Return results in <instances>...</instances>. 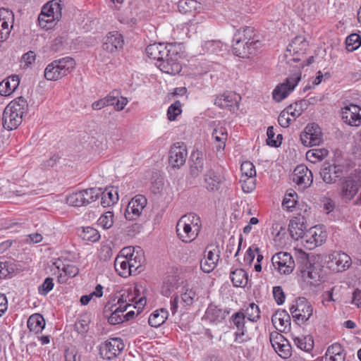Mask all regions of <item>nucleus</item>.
I'll use <instances>...</instances> for the list:
<instances>
[{"label":"nucleus","mask_w":361,"mask_h":361,"mask_svg":"<svg viewBox=\"0 0 361 361\" xmlns=\"http://www.w3.org/2000/svg\"><path fill=\"white\" fill-rule=\"evenodd\" d=\"M289 310L294 319L302 323L307 322L313 313L312 305L304 298H298Z\"/></svg>","instance_id":"nucleus-6"},{"label":"nucleus","mask_w":361,"mask_h":361,"mask_svg":"<svg viewBox=\"0 0 361 361\" xmlns=\"http://www.w3.org/2000/svg\"><path fill=\"white\" fill-rule=\"evenodd\" d=\"M300 140L306 147L319 145L322 142V133L319 126L310 123L300 135Z\"/></svg>","instance_id":"nucleus-9"},{"label":"nucleus","mask_w":361,"mask_h":361,"mask_svg":"<svg viewBox=\"0 0 361 361\" xmlns=\"http://www.w3.org/2000/svg\"><path fill=\"white\" fill-rule=\"evenodd\" d=\"M240 182L242 183V189L245 192L249 193L253 191L255 188V177H242Z\"/></svg>","instance_id":"nucleus-61"},{"label":"nucleus","mask_w":361,"mask_h":361,"mask_svg":"<svg viewBox=\"0 0 361 361\" xmlns=\"http://www.w3.org/2000/svg\"><path fill=\"white\" fill-rule=\"evenodd\" d=\"M75 65V60L69 56L54 60L45 68L44 78L47 80L56 81L71 73Z\"/></svg>","instance_id":"nucleus-2"},{"label":"nucleus","mask_w":361,"mask_h":361,"mask_svg":"<svg viewBox=\"0 0 361 361\" xmlns=\"http://www.w3.org/2000/svg\"><path fill=\"white\" fill-rule=\"evenodd\" d=\"M14 19V14L11 10L0 8V42L6 41L10 36Z\"/></svg>","instance_id":"nucleus-12"},{"label":"nucleus","mask_w":361,"mask_h":361,"mask_svg":"<svg viewBox=\"0 0 361 361\" xmlns=\"http://www.w3.org/2000/svg\"><path fill=\"white\" fill-rule=\"evenodd\" d=\"M293 181L300 188L305 189L310 187L313 182L312 171L305 165H298L292 175Z\"/></svg>","instance_id":"nucleus-14"},{"label":"nucleus","mask_w":361,"mask_h":361,"mask_svg":"<svg viewBox=\"0 0 361 361\" xmlns=\"http://www.w3.org/2000/svg\"><path fill=\"white\" fill-rule=\"evenodd\" d=\"M326 234L323 233L320 228L315 227L311 228L306 231L304 236L305 240L314 246H318L322 244L325 240Z\"/></svg>","instance_id":"nucleus-34"},{"label":"nucleus","mask_w":361,"mask_h":361,"mask_svg":"<svg viewBox=\"0 0 361 361\" xmlns=\"http://www.w3.org/2000/svg\"><path fill=\"white\" fill-rule=\"evenodd\" d=\"M240 170L242 172L243 178L256 176L255 167L254 164L249 161H246L242 163L240 166Z\"/></svg>","instance_id":"nucleus-60"},{"label":"nucleus","mask_w":361,"mask_h":361,"mask_svg":"<svg viewBox=\"0 0 361 361\" xmlns=\"http://www.w3.org/2000/svg\"><path fill=\"white\" fill-rule=\"evenodd\" d=\"M80 237L85 241L97 242L100 238L99 231L91 226L83 227Z\"/></svg>","instance_id":"nucleus-47"},{"label":"nucleus","mask_w":361,"mask_h":361,"mask_svg":"<svg viewBox=\"0 0 361 361\" xmlns=\"http://www.w3.org/2000/svg\"><path fill=\"white\" fill-rule=\"evenodd\" d=\"M343 174V166L341 165L324 163L321 169L320 175L322 180L328 184L336 182Z\"/></svg>","instance_id":"nucleus-22"},{"label":"nucleus","mask_w":361,"mask_h":361,"mask_svg":"<svg viewBox=\"0 0 361 361\" xmlns=\"http://www.w3.org/2000/svg\"><path fill=\"white\" fill-rule=\"evenodd\" d=\"M346 49L348 51H354L361 46V37L357 33L348 35L345 39Z\"/></svg>","instance_id":"nucleus-50"},{"label":"nucleus","mask_w":361,"mask_h":361,"mask_svg":"<svg viewBox=\"0 0 361 361\" xmlns=\"http://www.w3.org/2000/svg\"><path fill=\"white\" fill-rule=\"evenodd\" d=\"M181 222H183L192 228L195 231H200L202 228V221L199 216L194 213H189L185 214L179 219Z\"/></svg>","instance_id":"nucleus-43"},{"label":"nucleus","mask_w":361,"mask_h":361,"mask_svg":"<svg viewBox=\"0 0 361 361\" xmlns=\"http://www.w3.org/2000/svg\"><path fill=\"white\" fill-rule=\"evenodd\" d=\"M306 226L302 219L294 217L290 219L288 224V231L290 236L294 240L303 239L306 235Z\"/></svg>","instance_id":"nucleus-27"},{"label":"nucleus","mask_w":361,"mask_h":361,"mask_svg":"<svg viewBox=\"0 0 361 361\" xmlns=\"http://www.w3.org/2000/svg\"><path fill=\"white\" fill-rule=\"evenodd\" d=\"M182 112L181 103L177 100L171 104L167 110V117L170 121H174Z\"/></svg>","instance_id":"nucleus-58"},{"label":"nucleus","mask_w":361,"mask_h":361,"mask_svg":"<svg viewBox=\"0 0 361 361\" xmlns=\"http://www.w3.org/2000/svg\"><path fill=\"white\" fill-rule=\"evenodd\" d=\"M83 194L82 193V191H78L75 192H73L71 195H69L66 197V202L71 206L73 207H82L85 205V198L83 197Z\"/></svg>","instance_id":"nucleus-52"},{"label":"nucleus","mask_w":361,"mask_h":361,"mask_svg":"<svg viewBox=\"0 0 361 361\" xmlns=\"http://www.w3.org/2000/svg\"><path fill=\"white\" fill-rule=\"evenodd\" d=\"M240 99V94L233 92H227L217 96L214 100V104L220 108L235 111L238 109V104Z\"/></svg>","instance_id":"nucleus-18"},{"label":"nucleus","mask_w":361,"mask_h":361,"mask_svg":"<svg viewBox=\"0 0 361 361\" xmlns=\"http://www.w3.org/2000/svg\"><path fill=\"white\" fill-rule=\"evenodd\" d=\"M124 344L120 338H111L106 341L100 347L101 355L111 360L118 356L123 350Z\"/></svg>","instance_id":"nucleus-10"},{"label":"nucleus","mask_w":361,"mask_h":361,"mask_svg":"<svg viewBox=\"0 0 361 361\" xmlns=\"http://www.w3.org/2000/svg\"><path fill=\"white\" fill-rule=\"evenodd\" d=\"M300 80V74H295L286 78L284 82L278 85L272 92L273 99L279 102L285 99L297 86Z\"/></svg>","instance_id":"nucleus-8"},{"label":"nucleus","mask_w":361,"mask_h":361,"mask_svg":"<svg viewBox=\"0 0 361 361\" xmlns=\"http://www.w3.org/2000/svg\"><path fill=\"white\" fill-rule=\"evenodd\" d=\"M271 262L275 269L281 274H290L295 267L292 255L286 252H280L274 255Z\"/></svg>","instance_id":"nucleus-7"},{"label":"nucleus","mask_w":361,"mask_h":361,"mask_svg":"<svg viewBox=\"0 0 361 361\" xmlns=\"http://www.w3.org/2000/svg\"><path fill=\"white\" fill-rule=\"evenodd\" d=\"M187 149L183 142H176L171 147L169 152V163L173 168H179L186 161Z\"/></svg>","instance_id":"nucleus-17"},{"label":"nucleus","mask_w":361,"mask_h":361,"mask_svg":"<svg viewBox=\"0 0 361 361\" xmlns=\"http://www.w3.org/2000/svg\"><path fill=\"white\" fill-rule=\"evenodd\" d=\"M295 345L300 349L310 352L313 349L314 341L311 336H301L294 338Z\"/></svg>","instance_id":"nucleus-44"},{"label":"nucleus","mask_w":361,"mask_h":361,"mask_svg":"<svg viewBox=\"0 0 361 361\" xmlns=\"http://www.w3.org/2000/svg\"><path fill=\"white\" fill-rule=\"evenodd\" d=\"M346 353L343 347L335 343L328 347L325 354V361H345Z\"/></svg>","instance_id":"nucleus-30"},{"label":"nucleus","mask_w":361,"mask_h":361,"mask_svg":"<svg viewBox=\"0 0 361 361\" xmlns=\"http://www.w3.org/2000/svg\"><path fill=\"white\" fill-rule=\"evenodd\" d=\"M197 6V2L195 0H180L178 1V11L182 13H187L195 10Z\"/></svg>","instance_id":"nucleus-57"},{"label":"nucleus","mask_w":361,"mask_h":361,"mask_svg":"<svg viewBox=\"0 0 361 361\" xmlns=\"http://www.w3.org/2000/svg\"><path fill=\"white\" fill-rule=\"evenodd\" d=\"M130 251H131V247L123 248L114 261L115 269L122 277L132 275V269L129 266L128 258L127 257Z\"/></svg>","instance_id":"nucleus-16"},{"label":"nucleus","mask_w":361,"mask_h":361,"mask_svg":"<svg viewBox=\"0 0 361 361\" xmlns=\"http://www.w3.org/2000/svg\"><path fill=\"white\" fill-rule=\"evenodd\" d=\"M164 45L165 44L163 43H154L149 44L146 47V54L149 58L157 60V63H158L159 60L160 59L161 51L164 50Z\"/></svg>","instance_id":"nucleus-48"},{"label":"nucleus","mask_w":361,"mask_h":361,"mask_svg":"<svg viewBox=\"0 0 361 361\" xmlns=\"http://www.w3.org/2000/svg\"><path fill=\"white\" fill-rule=\"evenodd\" d=\"M179 59L180 56L178 53L177 57H169L156 64L162 72L169 75H176L179 73L182 69Z\"/></svg>","instance_id":"nucleus-24"},{"label":"nucleus","mask_w":361,"mask_h":361,"mask_svg":"<svg viewBox=\"0 0 361 361\" xmlns=\"http://www.w3.org/2000/svg\"><path fill=\"white\" fill-rule=\"evenodd\" d=\"M123 46V39L121 34L117 31L109 32L104 39L102 47L103 49L113 53L120 49Z\"/></svg>","instance_id":"nucleus-23"},{"label":"nucleus","mask_w":361,"mask_h":361,"mask_svg":"<svg viewBox=\"0 0 361 361\" xmlns=\"http://www.w3.org/2000/svg\"><path fill=\"white\" fill-rule=\"evenodd\" d=\"M126 311L117 307L116 305H111L109 307L106 305L104 314L108 319V322L111 325H116L124 322L123 312Z\"/></svg>","instance_id":"nucleus-32"},{"label":"nucleus","mask_w":361,"mask_h":361,"mask_svg":"<svg viewBox=\"0 0 361 361\" xmlns=\"http://www.w3.org/2000/svg\"><path fill=\"white\" fill-rule=\"evenodd\" d=\"M54 280L51 277H47L44 279L42 284L38 287V292L42 295H47L54 288Z\"/></svg>","instance_id":"nucleus-62"},{"label":"nucleus","mask_w":361,"mask_h":361,"mask_svg":"<svg viewBox=\"0 0 361 361\" xmlns=\"http://www.w3.org/2000/svg\"><path fill=\"white\" fill-rule=\"evenodd\" d=\"M23 118L16 115L13 111H11L8 109H4L2 115V124L7 130H13L16 129L22 123Z\"/></svg>","instance_id":"nucleus-28"},{"label":"nucleus","mask_w":361,"mask_h":361,"mask_svg":"<svg viewBox=\"0 0 361 361\" xmlns=\"http://www.w3.org/2000/svg\"><path fill=\"white\" fill-rule=\"evenodd\" d=\"M224 181V178L220 173L210 169L204 174L203 186L208 191H217Z\"/></svg>","instance_id":"nucleus-21"},{"label":"nucleus","mask_w":361,"mask_h":361,"mask_svg":"<svg viewBox=\"0 0 361 361\" xmlns=\"http://www.w3.org/2000/svg\"><path fill=\"white\" fill-rule=\"evenodd\" d=\"M212 138L214 140V144L217 150L224 149L226 142L228 139V132L225 127L222 126H216L212 134Z\"/></svg>","instance_id":"nucleus-36"},{"label":"nucleus","mask_w":361,"mask_h":361,"mask_svg":"<svg viewBox=\"0 0 361 361\" xmlns=\"http://www.w3.org/2000/svg\"><path fill=\"white\" fill-rule=\"evenodd\" d=\"M308 47L307 41L302 36L295 37L288 46L287 51L293 52V55H303L305 54Z\"/></svg>","instance_id":"nucleus-33"},{"label":"nucleus","mask_w":361,"mask_h":361,"mask_svg":"<svg viewBox=\"0 0 361 361\" xmlns=\"http://www.w3.org/2000/svg\"><path fill=\"white\" fill-rule=\"evenodd\" d=\"M16 269V264L12 261H0V279L12 277Z\"/></svg>","instance_id":"nucleus-42"},{"label":"nucleus","mask_w":361,"mask_h":361,"mask_svg":"<svg viewBox=\"0 0 361 361\" xmlns=\"http://www.w3.org/2000/svg\"><path fill=\"white\" fill-rule=\"evenodd\" d=\"M231 319L237 328V331L235 334V341L244 343L250 341L251 336L247 334L245 326V315H244V313L238 312L232 315Z\"/></svg>","instance_id":"nucleus-19"},{"label":"nucleus","mask_w":361,"mask_h":361,"mask_svg":"<svg viewBox=\"0 0 361 361\" xmlns=\"http://www.w3.org/2000/svg\"><path fill=\"white\" fill-rule=\"evenodd\" d=\"M89 323L87 317H80L75 324V330L79 334H85L88 330Z\"/></svg>","instance_id":"nucleus-64"},{"label":"nucleus","mask_w":361,"mask_h":361,"mask_svg":"<svg viewBox=\"0 0 361 361\" xmlns=\"http://www.w3.org/2000/svg\"><path fill=\"white\" fill-rule=\"evenodd\" d=\"M329 151L325 148H316L307 152L306 158L312 163L322 161L328 156Z\"/></svg>","instance_id":"nucleus-45"},{"label":"nucleus","mask_w":361,"mask_h":361,"mask_svg":"<svg viewBox=\"0 0 361 361\" xmlns=\"http://www.w3.org/2000/svg\"><path fill=\"white\" fill-rule=\"evenodd\" d=\"M97 223L104 229L110 228L114 224V213L111 211L105 212L99 218Z\"/></svg>","instance_id":"nucleus-56"},{"label":"nucleus","mask_w":361,"mask_h":361,"mask_svg":"<svg viewBox=\"0 0 361 361\" xmlns=\"http://www.w3.org/2000/svg\"><path fill=\"white\" fill-rule=\"evenodd\" d=\"M206 316L212 322H219L224 319V313L216 306H210L206 311Z\"/></svg>","instance_id":"nucleus-55"},{"label":"nucleus","mask_w":361,"mask_h":361,"mask_svg":"<svg viewBox=\"0 0 361 361\" xmlns=\"http://www.w3.org/2000/svg\"><path fill=\"white\" fill-rule=\"evenodd\" d=\"M244 315L250 322H257L260 317V310L255 303L251 302L245 310Z\"/></svg>","instance_id":"nucleus-51"},{"label":"nucleus","mask_w":361,"mask_h":361,"mask_svg":"<svg viewBox=\"0 0 361 361\" xmlns=\"http://www.w3.org/2000/svg\"><path fill=\"white\" fill-rule=\"evenodd\" d=\"M5 109H8L11 111H13L16 115L23 118L27 111L28 104L24 97H19L11 101Z\"/></svg>","instance_id":"nucleus-37"},{"label":"nucleus","mask_w":361,"mask_h":361,"mask_svg":"<svg viewBox=\"0 0 361 361\" xmlns=\"http://www.w3.org/2000/svg\"><path fill=\"white\" fill-rule=\"evenodd\" d=\"M142 288L141 286H135L133 290H124L118 299L117 307L123 310H127L128 307L133 306L134 308L142 310L146 305V298L141 295Z\"/></svg>","instance_id":"nucleus-4"},{"label":"nucleus","mask_w":361,"mask_h":361,"mask_svg":"<svg viewBox=\"0 0 361 361\" xmlns=\"http://www.w3.org/2000/svg\"><path fill=\"white\" fill-rule=\"evenodd\" d=\"M101 204L104 207H108L114 204L118 200L117 190L114 188H106L104 191L101 190Z\"/></svg>","instance_id":"nucleus-39"},{"label":"nucleus","mask_w":361,"mask_h":361,"mask_svg":"<svg viewBox=\"0 0 361 361\" xmlns=\"http://www.w3.org/2000/svg\"><path fill=\"white\" fill-rule=\"evenodd\" d=\"M19 83L20 79L16 75L6 78L0 82V94L1 96L10 95L17 89Z\"/></svg>","instance_id":"nucleus-31"},{"label":"nucleus","mask_w":361,"mask_h":361,"mask_svg":"<svg viewBox=\"0 0 361 361\" xmlns=\"http://www.w3.org/2000/svg\"><path fill=\"white\" fill-rule=\"evenodd\" d=\"M298 269L299 276L305 282L312 286L317 284L319 281V273L315 271L314 267L309 260L308 255L305 252H299Z\"/></svg>","instance_id":"nucleus-5"},{"label":"nucleus","mask_w":361,"mask_h":361,"mask_svg":"<svg viewBox=\"0 0 361 361\" xmlns=\"http://www.w3.org/2000/svg\"><path fill=\"white\" fill-rule=\"evenodd\" d=\"M285 109L286 111H288V114L291 116L294 119L299 117L303 111L301 102H295L293 104H290Z\"/></svg>","instance_id":"nucleus-63"},{"label":"nucleus","mask_w":361,"mask_h":361,"mask_svg":"<svg viewBox=\"0 0 361 361\" xmlns=\"http://www.w3.org/2000/svg\"><path fill=\"white\" fill-rule=\"evenodd\" d=\"M200 231H195L186 224L178 220L176 224V233L178 238L184 243H190L197 238Z\"/></svg>","instance_id":"nucleus-26"},{"label":"nucleus","mask_w":361,"mask_h":361,"mask_svg":"<svg viewBox=\"0 0 361 361\" xmlns=\"http://www.w3.org/2000/svg\"><path fill=\"white\" fill-rule=\"evenodd\" d=\"M274 327L281 332L288 331L290 326V317L285 310L276 311L271 317Z\"/></svg>","instance_id":"nucleus-25"},{"label":"nucleus","mask_w":361,"mask_h":361,"mask_svg":"<svg viewBox=\"0 0 361 361\" xmlns=\"http://www.w3.org/2000/svg\"><path fill=\"white\" fill-rule=\"evenodd\" d=\"M361 187V183L352 176L347 177L341 185V196L345 201H350Z\"/></svg>","instance_id":"nucleus-20"},{"label":"nucleus","mask_w":361,"mask_h":361,"mask_svg":"<svg viewBox=\"0 0 361 361\" xmlns=\"http://www.w3.org/2000/svg\"><path fill=\"white\" fill-rule=\"evenodd\" d=\"M343 121L351 126H358L361 123V108L355 104H346L341 109Z\"/></svg>","instance_id":"nucleus-15"},{"label":"nucleus","mask_w":361,"mask_h":361,"mask_svg":"<svg viewBox=\"0 0 361 361\" xmlns=\"http://www.w3.org/2000/svg\"><path fill=\"white\" fill-rule=\"evenodd\" d=\"M224 47V44L219 40L206 41L202 44L203 50L208 54H219L223 51Z\"/></svg>","instance_id":"nucleus-46"},{"label":"nucleus","mask_w":361,"mask_h":361,"mask_svg":"<svg viewBox=\"0 0 361 361\" xmlns=\"http://www.w3.org/2000/svg\"><path fill=\"white\" fill-rule=\"evenodd\" d=\"M230 278L233 286L235 287H245L248 282V275L242 269H236L231 271Z\"/></svg>","instance_id":"nucleus-41"},{"label":"nucleus","mask_w":361,"mask_h":361,"mask_svg":"<svg viewBox=\"0 0 361 361\" xmlns=\"http://www.w3.org/2000/svg\"><path fill=\"white\" fill-rule=\"evenodd\" d=\"M177 48L175 45L173 44H167L164 45V50L161 51V54L160 55V59L159 60V63L161 61H164V60L166 59L169 57H177L178 54Z\"/></svg>","instance_id":"nucleus-59"},{"label":"nucleus","mask_w":361,"mask_h":361,"mask_svg":"<svg viewBox=\"0 0 361 361\" xmlns=\"http://www.w3.org/2000/svg\"><path fill=\"white\" fill-rule=\"evenodd\" d=\"M27 326L30 331L38 334L44 329L45 320L40 314H34L28 318Z\"/></svg>","instance_id":"nucleus-38"},{"label":"nucleus","mask_w":361,"mask_h":361,"mask_svg":"<svg viewBox=\"0 0 361 361\" xmlns=\"http://www.w3.org/2000/svg\"><path fill=\"white\" fill-rule=\"evenodd\" d=\"M168 316L167 310L164 308L157 310L149 315L148 323L152 327H159L166 322Z\"/></svg>","instance_id":"nucleus-40"},{"label":"nucleus","mask_w":361,"mask_h":361,"mask_svg":"<svg viewBox=\"0 0 361 361\" xmlns=\"http://www.w3.org/2000/svg\"><path fill=\"white\" fill-rule=\"evenodd\" d=\"M338 269H345L351 264L350 257L344 252H338L334 257Z\"/></svg>","instance_id":"nucleus-53"},{"label":"nucleus","mask_w":361,"mask_h":361,"mask_svg":"<svg viewBox=\"0 0 361 361\" xmlns=\"http://www.w3.org/2000/svg\"><path fill=\"white\" fill-rule=\"evenodd\" d=\"M204 253V258L200 262V267L204 273H210L219 262L220 250L218 245H210L206 248Z\"/></svg>","instance_id":"nucleus-11"},{"label":"nucleus","mask_w":361,"mask_h":361,"mask_svg":"<svg viewBox=\"0 0 361 361\" xmlns=\"http://www.w3.org/2000/svg\"><path fill=\"white\" fill-rule=\"evenodd\" d=\"M190 175L194 177H198L202 173L204 167V159L202 154L200 152H195L190 156Z\"/></svg>","instance_id":"nucleus-35"},{"label":"nucleus","mask_w":361,"mask_h":361,"mask_svg":"<svg viewBox=\"0 0 361 361\" xmlns=\"http://www.w3.org/2000/svg\"><path fill=\"white\" fill-rule=\"evenodd\" d=\"M181 299L185 306H191L197 300V297L192 288L185 287V291L181 294Z\"/></svg>","instance_id":"nucleus-54"},{"label":"nucleus","mask_w":361,"mask_h":361,"mask_svg":"<svg viewBox=\"0 0 361 361\" xmlns=\"http://www.w3.org/2000/svg\"><path fill=\"white\" fill-rule=\"evenodd\" d=\"M128 258L129 266L132 269V275H136L143 271L144 257L142 253L135 252L134 248L131 247V251L127 256Z\"/></svg>","instance_id":"nucleus-29"},{"label":"nucleus","mask_w":361,"mask_h":361,"mask_svg":"<svg viewBox=\"0 0 361 361\" xmlns=\"http://www.w3.org/2000/svg\"><path fill=\"white\" fill-rule=\"evenodd\" d=\"M262 45L252 27L239 29L233 38V54L240 58H247L254 54Z\"/></svg>","instance_id":"nucleus-1"},{"label":"nucleus","mask_w":361,"mask_h":361,"mask_svg":"<svg viewBox=\"0 0 361 361\" xmlns=\"http://www.w3.org/2000/svg\"><path fill=\"white\" fill-rule=\"evenodd\" d=\"M147 205V199L142 195H137L128 202L125 216L128 220H134L138 218L143 209Z\"/></svg>","instance_id":"nucleus-13"},{"label":"nucleus","mask_w":361,"mask_h":361,"mask_svg":"<svg viewBox=\"0 0 361 361\" xmlns=\"http://www.w3.org/2000/svg\"><path fill=\"white\" fill-rule=\"evenodd\" d=\"M82 193L84 195L83 197L85 200V205H87L93 202H95L100 197L101 195V189L100 188H88L86 190H81Z\"/></svg>","instance_id":"nucleus-49"},{"label":"nucleus","mask_w":361,"mask_h":361,"mask_svg":"<svg viewBox=\"0 0 361 361\" xmlns=\"http://www.w3.org/2000/svg\"><path fill=\"white\" fill-rule=\"evenodd\" d=\"M61 0H51L42 8L38 17L39 26L46 30L51 29L62 16Z\"/></svg>","instance_id":"nucleus-3"}]
</instances>
